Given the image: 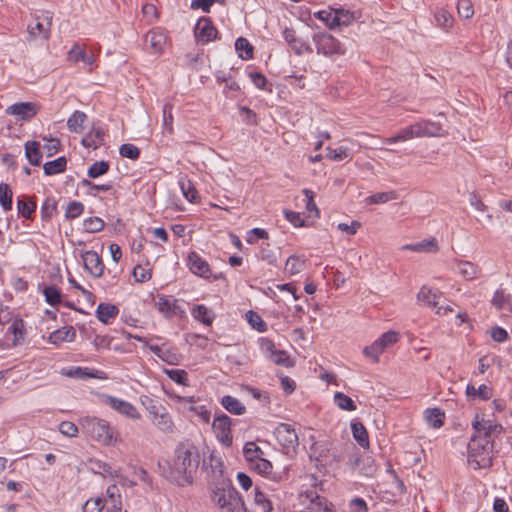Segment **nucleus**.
Masks as SVG:
<instances>
[{"label":"nucleus","mask_w":512,"mask_h":512,"mask_svg":"<svg viewBox=\"0 0 512 512\" xmlns=\"http://www.w3.org/2000/svg\"><path fill=\"white\" fill-rule=\"evenodd\" d=\"M200 463V454L195 445L183 442L177 445L170 464V479L180 486L190 484Z\"/></svg>","instance_id":"f257e3e1"},{"label":"nucleus","mask_w":512,"mask_h":512,"mask_svg":"<svg viewBox=\"0 0 512 512\" xmlns=\"http://www.w3.org/2000/svg\"><path fill=\"white\" fill-rule=\"evenodd\" d=\"M212 501L221 512H241L244 502L231 483L222 481L212 489Z\"/></svg>","instance_id":"f03ea898"},{"label":"nucleus","mask_w":512,"mask_h":512,"mask_svg":"<svg viewBox=\"0 0 512 512\" xmlns=\"http://www.w3.org/2000/svg\"><path fill=\"white\" fill-rule=\"evenodd\" d=\"M493 440L472 435L468 444V462L473 469L487 468L492 465Z\"/></svg>","instance_id":"7ed1b4c3"},{"label":"nucleus","mask_w":512,"mask_h":512,"mask_svg":"<svg viewBox=\"0 0 512 512\" xmlns=\"http://www.w3.org/2000/svg\"><path fill=\"white\" fill-rule=\"evenodd\" d=\"M82 429L93 439L104 445H114L117 442V432L110 424L95 417H84L80 421Z\"/></svg>","instance_id":"20e7f679"},{"label":"nucleus","mask_w":512,"mask_h":512,"mask_svg":"<svg viewBox=\"0 0 512 512\" xmlns=\"http://www.w3.org/2000/svg\"><path fill=\"white\" fill-rule=\"evenodd\" d=\"M312 40L316 46L317 53L330 57L342 55L345 50L338 39L328 33L314 34Z\"/></svg>","instance_id":"39448f33"},{"label":"nucleus","mask_w":512,"mask_h":512,"mask_svg":"<svg viewBox=\"0 0 512 512\" xmlns=\"http://www.w3.org/2000/svg\"><path fill=\"white\" fill-rule=\"evenodd\" d=\"M147 400L151 403L147 410L149 415L151 416L152 423L154 426L161 432L165 434H172L175 431L174 422L167 412V410L162 406H157L152 403V400L146 397Z\"/></svg>","instance_id":"423d86ee"},{"label":"nucleus","mask_w":512,"mask_h":512,"mask_svg":"<svg viewBox=\"0 0 512 512\" xmlns=\"http://www.w3.org/2000/svg\"><path fill=\"white\" fill-rule=\"evenodd\" d=\"M52 20L53 14L50 11H43L41 15H35L34 20L27 27L30 38L49 39Z\"/></svg>","instance_id":"0eeeda50"},{"label":"nucleus","mask_w":512,"mask_h":512,"mask_svg":"<svg viewBox=\"0 0 512 512\" xmlns=\"http://www.w3.org/2000/svg\"><path fill=\"white\" fill-rule=\"evenodd\" d=\"M302 505L312 512H333V505L315 491H306L299 495Z\"/></svg>","instance_id":"6e6552de"},{"label":"nucleus","mask_w":512,"mask_h":512,"mask_svg":"<svg viewBox=\"0 0 512 512\" xmlns=\"http://www.w3.org/2000/svg\"><path fill=\"white\" fill-rule=\"evenodd\" d=\"M274 435L281 446L288 450H295L299 445V438L296 430L287 423H280L275 431Z\"/></svg>","instance_id":"1a4fd4ad"},{"label":"nucleus","mask_w":512,"mask_h":512,"mask_svg":"<svg viewBox=\"0 0 512 512\" xmlns=\"http://www.w3.org/2000/svg\"><path fill=\"white\" fill-rule=\"evenodd\" d=\"M212 429L222 444L225 446L232 444L231 418L229 416L226 414L216 416L212 423Z\"/></svg>","instance_id":"9d476101"},{"label":"nucleus","mask_w":512,"mask_h":512,"mask_svg":"<svg viewBox=\"0 0 512 512\" xmlns=\"http://www.w3.org/2000/svg\"><path fill=\"white\" fill-rule=\"evenodd\" d=\"M472 426L475 430L474 435H480L482 438L491 440H493V436H497L503 431L501 424L483 418L479 419V416H476Z\"/></svg>","instance_id":"9b49d317"},{"label":"nucleus","mask_w":512,"mask_h":512,"mask_svg":"<svg viewBox=\"0 0 512 512\" xmlns=\"http://www.w3.org/2000/svg\"><path fill=\"white\" fill-rule=\"evenodd\" d=\"M104 402L118 413L129 419L139 420L141 418V415L137 411L136 407L128 401L107 395L104 398Z\"/></svg>","instance_id":"f8f14e48"},{"label":"nucleus","mask_w":512,"mask_h":512,"mask_svg":"<svg viewBox=\"0 0 512 512\" xmlns=\"http://www.w3.org/2000/svg\"><path fill=\"white\" fill-rule=\"evenodd\" d=\"M81 258L83 260L85 270H87L93 277L99 278L103 275L104 264L102 263L100 256L95 251H85L81 253Z\"/></svg>","instance_id":"ddd939ff"},{"label":"nucleus","mask_w":512,"mask_h":512,"mask_svg":"<svg viewBox=\"0 0 512 512\" xmlns=\"http://www.w3.org/2000/svg\"><path fill=\"white\" fill-rule=\"evenodd\" d=\"M217 29L208 18H200L195 27V37L197 41L207 43L215 39Z\"/></svg>","instance_id":"4468645a"},{"label":"nucleus","mask_w":512,"mask_h":512,"mask_svg":"<svg viewBox=\"0 0 512 512\" xmlns=\"http://www.w3.org/2000/svg\"><path fill=\"white\" fill-rule=\"evenodd\" d=\"M283 38L291 49L297 54L302 55L304 53H312L311 46L296 36L295 30L291 28H285L282 32Z\"/></svg>","instance_id":"2eb2a0df"},{"label":"nucleus","mask_w":512,"mask_h":512,"mask_svg":"<svg viewBox=\"0 0 512 512\" xmlns=\"http://www.w3.org/2000/svg\"><path fill=\"white\" fill-rule=\"evenodd\" d=\"M38 107L31 102H20L9 106L7 114L17 116L21 120H29L37 114Z\"/></svg>","instance_id":"dca6fc26"},{"label":"nucleus","mask_w":512,"mask_h":512,"mask_svg":"<svg viewBox=\"0 0 512 512\" xmlns=\"http://www.w3.org/2000/svg\"><path fill=\"white\" fill-rule=\"evenodd\" d=\"M418 138L423 137H441L444 136V130L439 122L422 120L415 123Z\"/></svg>","instance_id":"f3484780"},{"label":"nucleus","mask_w":512,"mask_h":512,"mask_svg":"<svg viewBox=\"0 0 512 512\" xmlns=\"http://www.w3.org/2000/svg\"><path fill=\"white\" fill-rule=\"evenodd\" d=\"M188 264L193 274L203 277L205 279L211 276L209 264L198 253H189Z\"/></svg>","instance_id":"a211bd4d"},{"label":"nucleus","mask_w":512,"mask_h":512,"mask_svg":"<svg viewBox=\"0 0 512 512\" xmlns=\"http://www.w3.org/2000/svg\"><path fill=\"white\" fill-rule=\"evenodd\" d=\"M67 60L73 64L82 61L86 66H88L89 71L93 70L95 64V57L92 54H87L86 51L81 48L78 44H74L72 48L68 51Z\"/></svg>","instance_id":"6ab92c4d"},{"label":"nucleus","mask_w":512,"mask_h":512,"mask_svg":"<svg viewBox=\"0 0 512 512\" xmlns=\"http://www.w3.org/2000/svg\"><path fill=\"white\" fill-rule=\"evenodd\" d=\"M442 293L437 289H432L428 286H422L417 294V302L421 305L436 308Z\"/></svg>","instance_id":"aec40b11"},{"label":"nucleus","mask_w":512,"mask_h":512,"mask_svg":"<svg viewBox=\"0 0 512 512\" xmlns=\"http://www.w3.org/2000/svg\"><path fill=\"white\" fill-rule=\"evenodd\" d=\"M453 269L465 280L475 279L480 271L476 264L470 261L457 259L453 262Z\"/></svg>","instance_id":"412c9836"},{"label":"nucleus","mask_w":512,"mask_h":512,"mask_svg":"<svg viewBox=\"0 0 512 512\" xmlns=\"http://www.w3.org/2000/svg\"><path fill=\"white\" fill-rule=\"evenodd\" d=\"M155 306L166 317H171L179 313V306L176 299H170L165 296H158Z\"/></svg>","instance_id":"4be33fe9"},{"label":"nucleus","mask_w":512,"mask_h":512,"mask_svg":"<svg viewBox=\"0 0 512 512\" xmlns=\"http://www.w3.org/2000/svg\"><path fill=\"white\" fill-rule=\"evenodd\" d=\"M415 127H416L415 123L411 124L407 127H404L403 129L399 130L394 136L386 138L384 140V143L394 144V143L406 142V141L412 140L414 138H418L417 129Z\"/></svg>","instance_id":"5701e85b"},{"label":"nucleus","mask_w":512,"mask_h":512,"mask_svg":"<svg viewBox=\"0 0 512 512\" xmlns=\"http://www.w3.org/2000/svg\"><path fill=\"white\" fill-rule=\"evenodd\" d=\"M401 250H409L416 253H430L437 252L439 250V246L437 241L433 238L430 240H423L418 243L403 245Z\"/></svg>","instance_id":"b1692460"},{"label":"nucleus","mask_w":512,"mask_h":512,"mask_svg":"<svg viewBox=\"0 0 512 512\" xmlns=\"http://www.w3.org/2000/svg\"><path fill=\"white\" fill-rule=\"evenodd\" d=\"M355 20V15L349 10L342 8L334 9V16L331 21V29L335 27H347Z\"/></svg>","instance_id":"393cba45"},{"label":"nucleus","mask_w":512,"mask_h":512,"mask_svg":"<svg viewBox=\"0 0 512 512\" xmlns=\"http://www.w3.org/2000/svg\"><path fill=\"white\" fill-rule=\"evenodd\" d=\"M76 337V331L72 326H65L50 334L49 342L52 344H60L62 342H72Z\"/></svg>","instance_id":"a878e982"},{"label":"nucleus","mask_w":512,"mask_h":512,"mask_svg":"<svg viewBox=\"0 0 512 512\" xmlns=\"http://www.w3.org/2000/svg\"><path fill=\"white\" fill-rule=\"evenodd\" d=\"M491 303L497 310L512 313L511 297L503 289L495 291Z\"/></svg>","instance_id":"bb28decb"},{"label":"nucleus","mask_w":512,"mask_h":512,"mask_svg":"<svg viewBox=\"0 0 512 512\" xmlns=\"http://www.w3.org/2000/svg\"><path fill=\"white\" fill-rule=\"evenodd\" d=\"M191 314L194 317V319L200 321L206 326H210L215 319L214 312L202 304L195 305L192 308Z\"/></svg>","instance_id":"cd10ccee"},{"label":"nucleus","mask_w":512,"mask_h":512,"mask_svg":"<svg viewBox=\"0 0 512 512\" xmlns=\"http://www.w3.org/2000/svg\"><path fill=\"white\" fill-rule=\"evenodd\" d=\"M466 395L468 398L475 400H488L493 396L492 388L489 386L482 384L478 388H476L472 384H468L466 386Z\"/></svg>","instance_id":"c85d7f7f"},{"label":"nucleus","mask_w":512,"mask_h":512,"mask_svg":"<svg viewBox=\"0 0 512 512\" xmlns=\"http://www.w3.org/2000/svg\"><path fill=\"white\" fill-rule=\"evenodd\" d=\"M104 142V132L101 128H96L87 133L81 143L87 148L97 149Z\"/></svg>","instance_id":"c756f323"},{"label":"nucleus","mask_w":512,"mask_h":512,"mask_svg":"<svg viewBox=\"0 0 512 512\" xmlns=\"http://www.w3.org/2000/svg\"><path fill=\"white\" fill-rule=\"evenodd\" d=\"M119 313L116 305L100 303L96 309V316L102 323H109L110 319L115 318Z\"/></svg>","instance_id":"7c9ffc66"},{"label":"nucleus","mask_w":512,"mask_h":512,"mask_svg":"<svg viewBox=\"0 0 512 512\" xmlns=\"http://www.w3.org/2000/svg\"><path fill=\"white\" fill-rule=\"evenodd\" d=\"M434 18L438 27L445 32H449L454 24L453 16L445 9H437L434 13Z\"/></svg>","instance_id":"2f4dec72"},{"label":"nucleus","mask_w":512,"mask_h":512,"mask_svg":"<svg viewBox=\"0 0 512 512\" xmlns=\"http://www.w3.org/2000/svg\"><path fill=\"white\" fill-rule=\"evenodd\" d=\"M221 404L234 415H243L246 412V407L237 398L230 395L223 396Z\"/></svg>","instance_id":"473e14b6"},{"label":"nucleus","mask_w":512,"mask_h":512,"mask_svg":"<svg viewBox=\"0 0 512 512\" xmlns=\"http://www.w3.org/2000/svg\"><path fill=\"white\" fill-rule=\"evenodd\" d=\"M39 148L40 145L36 141H28L25 143V155L28 161L34 166L40 165L42 160V153Z\"/></svg>","instance_id":"72a5a7b5"},{"label":"nucleus","mask_w":512,"mask_h":512,"mask_svg":"<svg viewBox=\"0 0 512 512\" xmlns=\"http://www.w3.org/2000/svg\"><path fill=\"white\" fill-rule=\"evenodd\" d=\"M87 115L82 111H75L67 120V127L73 133H81L84 130V122Z\"/></svg>","instance_id":"f704fd0d"},{"label":"nucleus","mask_w":512,"mask_h":512,"mask_svg":"<svg viewBox=\"0 0 512 512\" xmlns=\"http://www.w3.org/2000/svg\"><path fill=\"white\" fill-rule=\"evenodd\" d=\"M351 429L354 439L363 448L369 447V438L365 426L361 422H352Z\"/></svg>","instance_id":"c9c22d12"},{"label":"nucleus","mask_w":512,"mask_h":512,"mask_svg":"<svg viewBox=\"0 0 512 512\" xmlns=\"http://www.w3.org/2000/svg\"><path fill=\"white\" fill-rule=\"evenodd\" d=\"M9 334L13 335L12 346L19 344L20 340L24 337V323L20 319H15L8 327L6 336Z\"/></svg>","instance_id":"e433bc0d"},{"label":"nucleus","mask_w":512,"mask_h":512,"mask_svg":"<svg viewBox=\"0 0 512 512\" xmlns=\"http://www.w3.org/2000/svg\"><path fill=\"white\" fill-rule=\"evenodd\" d=\"M235 49L238 56L243 60H249L253 57V46L246 38L239 37L235 42Z\"/></svg>","instance_id":"4c0bfd02"},{"label":"nucleus","mask_w":512,"mask_h":512,"mask_svg":"<svg viewBox=\"0 0 512 512\" xmlns=\"http://www.w3.org/2000/svg\"><path fill=\"white\" fill-rule=\"evenodd\" d=\"M66 158L59 157L53 161L46 162L43 166L44 173L46 175H55L65 171L66 169Z\"/></svg>","instance_id":"58836bf2"},{"label":"nucleus","mask_w":512,"mask_h":512,"mask_svg":"<svg viewBox=\"0 0 512 512\" xmlns=\"http://www.w3.org/2000/svg\"><path fill=\"white\" fill-rule=\"evenodd\" d=\"M146 41L155 52H159L165 44V36L159 31L152 30L147 33Z\"/></svg>","instance_id":"ea45409f"},{"label":"nucleus","mask_w":512,"mask_h":512,"mask_svg":"<svg viewBox=\"0 0 512 512\" xmlns=\"http://www.w3.org/2000/svg\"><path fill=\"white\" fill-rule=\"evenodd\" d=\"M13 192L8 184L0 183V205L4 211L12 209Z\"/></svg>","instance_id":"a19ab883"},{"label":"nucleus","mask_w":512,"mask_h":512,"mask_svg":"<svg viewBox=\"0 0 512 512\" xmlns=\"http://www.w3.org/2000/svg\"><path fill=\"white\" fill-rule=\"evenodd\" d=\"M444 413L439 408L427 409L425 411V418L429 425L434 428H439L443 425Z\"/></svg>","instance_id":"79ce46f5"},{"label":"nucleus","mask_w":512,"mask_h":512,"mask_svg":"<svg viewBox=\"0 0 512 512\" xmlns=\"http://www.w3.org/2000/svg\"><path fill=\"white\" fill-rule=\"evenodd\" d=\"M398 198V194L396 191H386V192H379L376 194H373L369 196L366 201L369 204H383L386 202H389L391 200H396Z\"/></svg>","instance_id":"37998d69"},{"label":"nucleus","mask_w":512,"mask_h":512,"mask_svg":"<svg viewBox=\"0 0 512 512\" xmlns=\"http://www.w3.org/2000/svg\"><path fill=\"white\" fill-rule=\"evenodd\" d=\"M254 503L260 512H271L273 510L272 502L258 488H255Z\"/></svg>","instance_id":"c03bdc74"},{"label":"nucleus","mask_w":512,"mask_h":512,"mask_svg":"<svg viewBox=\"0 0 512 512\" xmlns=\"http://www.w3.org/2000/svg\"><path fill=\"white\" fill-rule=\"evenodd\" d=\"M179 185L185 198L190 202H197L198 193L190 180L182 178L179 180Z\"/></svg>","instance_id":"a18cd8bd"},{"label":"nucleus","mask_w":512,"mask_h":512,"mask_svg":"<svg viewBox=\"0 0 512 512\" xmlns=\"http://www.w3.org/2000/svg\"><path fill=\"white\" fill-rule=\"evenodd\" d=\"M269 359L276 365L283 366L286 368L293 367L294 361L290 358L289 354L284 350L275 351Z\"/></svg>","instance_id":"49530a36"},{"label":"nucleus","mask_w":512,"mask_h":512,"mask_svg":"<svg viewBox=\"0 0 512 512\" xmlns=\"http://www.w3.org/2000/svg\"><path fill=\"white\" fill-rule=\"evenodd\" d=\"M335 404L341 409L345 411H354L356 410V405L354 401L342 392H336L334 395Z\"/></svg>","instance_id":"de8ad7c7"},{"label":"nucleus","mask_w":512,"mask_h":512,"mask_svg":"<svg viewBox=\"0 0 512 512\" xmlns=\"http://www.w3.org/2000/svg\"><path fill=\"white\" fill-rule=\"evenodd\" d=\"M36 203L33 201H26L24 198H18L17 210L19 215L26 219H30L32 214L35 212Z\"/></svg>","instance_id":"09e8293b"},{"label":"nucleus","mask_w":512,"mask_h":512,"mask_svg":"<svg viewBox=\"0 0 512 512\" xmlns=\"http://www.w3.org/2000/svg\"><path fill=\"white\" fill-rule=\"evenodd\" d=\"M327 157L334 161H341L347 158H352V154L347 147L340 146L338 148L327 147Z\"/></svg>","instance_id":"8fccbe9b"},{"label":"nucleus","mask_w":512,"mask_h":512,"mask_svg":"<svg viewBox=\"0 0 512 512\" xmlns=\"http://www.w3.org/2000/svg\"><path fill=\"white\" fill-rule=\"evenodd\" d=\"M243 453L250 464L263 455V451L254 442H247L244 446Z\"/></svg>","instance_id":"3c124183"},{"label":"nucleus","mask_w":512,"mask_h":512,"mask_svg":"<svg viewBox=\"0 0 512 512\" xmlns=\"http://www.w3.org/2000/svg\"><path fill=\"white\" fill-rule=\"evenodd\" d=\"M399 340L398 333L394 331H388L382 334L377 340H375L380 348L385 351L387 348L394 345Z\"/></svg>","instance_id":"603ef678"},{"label":"nucleus","mask_w":512,"mask_h":512,"mask_svg":"<svg viewBox=\"0 0 512 512\" xmlns=\"http://www.w3.org/2000/svg\"><path fill=\"white\" fill-rule=\"evenodd\" d=\"M250 467L255 470L257 473L264 475V476H270L272 473V464L267 459H264L263 457H260L256 459L252 464H250Z\"/></svg>","instance_id":"864d4df0"},{"label":"nucleus","mask_w":512,"mask_h":512,"mask_svg":"<svg viewBox=\"0 0 512 512\" xmlns=\"http://www.w3.org/2000/svg\"><path fill=\"white\" fill-rule=\"evenodd\" d=\"M45 300L52 306H56L61 303V292L54 286H47L43 290Z\"/></svg>","instance_id":"5fc2aeb1"},{"label":"nucleus","mask_w":512,"mask_h":512,"mask_svg":"<svg viewBox=\"0 0 512 512\" xmlns=\"http://www.w3.org/2000/svg\"><path fill=\"white\" fill-rule=\"evenodd\" d=\"M166 375L177 384L188 386V374L182 369H169L165 370Z\"/></svg>","instance_id":"6e6d98bb"},{"label":"nucleus","mask_w":512,"mask_h":512,"mask_svg":"<svg viewBox=\"0 0 512 512\" xmlns=\"http://www.w3.org/2000/svg\"><path fill=\"white\" fill-rule=\"evenodd\" d=\"M104 221L99 217H90L84 220L83 227L89 233H97L103 230Z\"/></svg>","instance_id":"4d7b16f0"},{"label":"nucleus","mask_w":512,"mask_h":512,"mask_svg":"<svg viewBox=\"0 0 512 512\" xmlns=\"http://www.w3.org/2000/svg\"><path fill=\"white\" fill-rule=\"evenodd\" d=\"M457 10L460 17L470 19L474 15V8L471 0H459Z\"/></svg>","instance_id":"13d9d810"},{"label":"nucleus","mask_w":512,"mask_h":512,"mask_svg":"<svg viewBox=\"0 0 512 512\" xmlns=\"http://www.w3.org/2000/svg\"><path fill=\"white\" fill-rule=\"evenodd\" d=\"M304 265V261L298 257L290 256L285 263V271L290 275L298 274Z\"/></svg>","instance_id":"bf43d9fd"},{"label":"nucleus","mask_w":512,"mask_h":512,"mask_svg":"<svg viewBox=\"0 0 512 512\" xmlns=\"http://www.w3.org/2000/svg\"><path fill=\"white\" fill-rule=\"evenodd\" d=\"M109 170V164L106 161H98L93 163L88 169V176L90 178H97L105 174Z\"/></svg>","instance_id":"052dcab7"},{"label":"nucleus","mask_w":512,"mask_h":512,"mask_svg":"<svg viewBox=\"0 0 512 512\" xmlns=\"http://www.w3.org/2000/svg\"><path fill=\"white\" fill-rule=\"evenodd\" d=\"M84 211V205L79 201L70 202L65 211V217L68 219H75L79 217Z\"/></svg>","instance_id":"680f3d73"},{"label":"nucleus","mask_w":512,"mask_h":512,"mask_svg":"<svg viewBox=\"0 0 512 512\" xmlns=\"http://www.w3.org/2000/svg\"><path fill=\"white\" fill-rule=\"evenodd\" d=\"M119 153L122 157L135 160L139 157L140 150L137 146L130 144V143H126V144L121 145V147L119 149Z\"/></svg>","instance_id":"e2e57ef3"},{"label":"nucleus","mask_w":512,"mask_h":512,"mask_svg":"<svg viewBox=\"0 0 512 512\" xmlns=\"http://www.w3.org/2000/svg\"><path fill=\"white\" fill-rule=\"evenodd\" d=\"M189 410L194 413V415L198 418L199 421L202 423H209L210 421V412L206 409L205 406L199 405V406H190Z\"/></svg>","instance_id":"0e129e2a"},{"label":"nucleus","mask_w":512,"mask_h":512,"mask_svg":"<svg viewBox=\"0 0 512 512\" xmlns=\"http://www.w3.org/2000/svg\"><path fill=\"white\" fill-rule=\"evenodd\" d=\"M104 508L101 498L89 499L83 505V512H101Z\"/></svg>","instance_id":"69168bd1"},{"label":"nucleus","mask_w":512,"mask_h":512,"mask_svg":"<svg viewBox=\"0 0 512 512\" xmlns=\"http://www.w3.org/2000/svg\"><path fill=\"white\" fill-rule=\"evenodd\" d=\"M247 317L251 326L255 328L257 331L264 332L266 330V323L261 319L259 315H257L253 311H249L247 313Z\"/></svg>","instance_id":"338daca9"},{"label":"nucleus","mask_w":512,"mask_h":512,"mask_svg":"<svg viewBox=\"0 0 512 512\" xmlns=\"http://www.w3.org/2000/svg\"><path fill=\"white\" fill-rule=\"evenodd\" d=\"M59 431L67 437H76L78 434L77 426L70 421H63L59 424Z\"/></svg>","instance_id":"774afa93"}]
</instances>
